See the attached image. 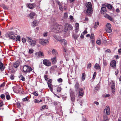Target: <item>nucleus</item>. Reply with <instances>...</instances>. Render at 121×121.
<instances>
[{
    "instance_id": "nucleus-12",
    "label": "nucleus",
    "mask_w": 121,
    "mask_h": 121,
    "mask_svg": "<svg viewBox=\"0 0 121 121\" xmlns=\"http://www.w3.org/2000/svg\"><path fill=\"white\" fill-rule=\"evenodd\" d=\"M57 57L56 56H55L52 58L51 59V61L52 62V64H54L57 62Z\"/></svg>"
},
{
    "instance_id": "nucleus-20",
    "label": "nucleus",
    "mask_w": 121,
    "mask_h": 121,
    "mask_svg": "<svg viewBox=\"0 0 121 121\" xmlns=\"http://www.w3.org/2000/svg\"><path fill=\"white\" fill-rule=\"evenodd\" d=\"M20 64L19 62L18 61H17L14 63L13 65V67L16 68H17L18 67Z\"/></svg>"
},
{
    "instance_id": "nucleus-50",
    "label": "nucleus",
    "mask_w": 121,
    "mask_h": 121,
    "mask_svg": "<svg viewBox=\"0 0 121 121\" xmlns=\"http://www.w3.org/2000/svg\"><path fill=\"white\" fill-rule=\"evenodd\" d=\"M0 97L2 99H5V98L4 95L3 94H2L0 95Z\"/></svg>"
},
{
    "instance_id": "nucleus-34",
    "label": "nucleus",
    "mask_w": 121,
    "mask_h": 121,
    "mask_svg": "<svg viewBox=\"0 0 121 121\" xmlns=\"http://www.w3.org/2000/svg\"><path fill=\"white\" fill-rule=\"evenodd\" d=\"M56 2L59 5V8H62V4L59 1L57 0L56 1Z\"/></svg>"
},
{
    "instance_id": "nucleus-25",
    "label": "nucleus",
    "mask_w": 121,
    "mask_h": 121,
    "mask_svg": "<svg viewBox=\"0 0 121 121\" xmlns=\"http://www.w3.org/2000/svg\"><path fill=\"white\" fill-rule=\"evenodd\" d=\"M79 24L78 23H76L75 24V27L76 28L75 30L76 31L75 32L77 33L78 31V30L79 29Z\"/></svg>"
},
{
    "instance_id": "nucleus-7",
    "label": "nucleus",
    "mask_w": 121,
    "mask_h": 121,
    "mask_svg": "<svg viewBox=\"0 0 121 121\" xmlns=\"http://www.w3.org/2000/svg\"><path fill=\"white\" fill-rule=\"evenodd\" d=\"M43 64L47 66H49L51 65V63L49 60L47 59H44L43 60Z\"/></svg>"
},
{
    "instance_id": "nucleus-58",
    "label": "nucleus",
    "mask_w": 121,
    "mask_h": 121,
    "mask_svg": "<svg viewBox=\"0 0 121 121\" xmlns=\"http://www.w3.org/2000/svg\"><path fill=\"white\" fill-rule=\"evenodd\" d=\"M22 42L23 43H25L26 42V40L25 39V38H23L22 39Z\"/></svg>"
},
{
    "instance_id": "nucleus-51",
    "label": "nucleus",
    "mask_w": 121,
    "mask_h": 121,
    "mask_svg": "<svg viewBox=\"0 0 121 121\" xmlns=\"http://www.w3.org/2000/svg\"><path fill=\"white\" fill-rule=\"evenodd\" d=\"M90 38L91 39H94V35L93 34H91Z\"/></svg>"
},
{
    "instance_id": "nucleus-6",
    "label": "nucleus",
    "mask_w": 121,
    "mask_h": 121,
    "mask_svg": "<svg viewBox=\"0 0 121 121\" xmlns=\"http://www.w3.org/2000/svg\"><path fill=\"white\" fill-rule=\"evenodd\" d=\"M39 42L42 45H46V44H48L49 41L47 39H40Z\"/></svg>"
},
{
    "instance_id": "nucleus-61",
    "label": "nucleus",
    "mask_w": 121,
    "mask_h": 121,
    "mask_svg": "<svg viewBox=\"0 0 121 121\" xmlns=\"http://www.w3.org/2000/svg\"><path fill=\"white\" fill-rule=\"evenodd\" d=\"M34 95L36 96H37L38 95V94L37 93L35 92H34L33 93Z\"/></svg>"
},
{
    "instance_id": "nucleus-46",
    "label": "nucleus",
    "mask_w": 121,
    "mask_h": 121,
    "mask_svg": "<svg viewBox=\"0 0 121 121\" xmlns=\"http://www.w3.org/2000/svg\"><path fill=\"white\" fill-rule=\"evenodd\" d=\"M57 81L59 82H62V79L61 78H60L57 79Z\"/></svg>"
},
{
    "instance_id": "nucleus-38",
    "label": "nucleus",
    "mask_w": 121,
    "mask_h": 121,
    "mask_svg": "<svg viewBox=\"0 0 121 121\" xmlns=\"http://www.w3.org/2000/svg\"><path fill=\"white\" fill-rule=\"evenodd\" d=\"M20 79L23 81H25V78L22 75H21L19 77Z\"/></svg>"
},
{
    "instance_id": "nucleus-24",
    "label": "nucleus",
    "mask_w": 121,
    "mask_h": 121,
    "mask_svg": "<svg viewBox=\"0 0 121 121\" xmlns=\"http://www.w3.org/2000/svg\"><path fill=\"white\" fill-rule=\"evenodd\" d=\"M109 119L107 115H104L103 116V121H108Z\"/></svg>"
},
{
    "instance_id": "nucleus-40",
    "label": "nucleus",
    "mask_w": 121,
    "mask_h": 121,
    "mask_svg": "<svg viewBox=\"0 0 121 121\" xmlns=\"http://www.w3.org/2000/svg\"><path fill=\"white\" fill-rule=\"evenodd\" d=\"M16 41H20V36L18 35L17 36L16 38Z\"/></svg>"
},
{
    "instance_id": "nucleus-53",
    "label": "nucleus",
    "mask_w": 121,
    "mask_h": 121,
    "mask_svg": "<svg viewBox=\"0 0 121 121\" xmlns=\"http://www.w3.org/2000/svg\"><path fill=\"white\" fill-rule=\"evenodd\" d=\"M99 89V87L98 85H97L95 88V90L98 91Z\"/></svg>"
},
{
    "instance_id": "nucleus-39",
    "label": "nucleus",
    "mask_w": 121,
    "mask_h": 121,
    "mask_svg": "<svg viewBox=\"0 0 121 121\" xmlns=\"http://www.w3.org/2000/svg\"><path fill=\"white\" fill-rule=\"evenodd\" d=\"M71 100L72 102H74L75 100V97L74 96H73L71 95Z\"/></svg>"
},
{
    "instance_id": "nucleus-49",
    "label": "nucleus",
    "mask_w": 121,
    "mask_h": 121,
    "mask_svg": "<svg viewBox=\"0 0 121 121\" xmlns=\"http://www.w3.org/2000/svg\"><path fill=\"white\" fill-rule=\"evenodd\" d=\"M48 76L47 75H45L44 76L45 79L46 81H47L48 79Z\"/></svg>"
},
{
    "instance_id": "nucleus-60",
    "label": "nucleus",
    "mask_w": 121,
    "mask_h": 121,
    "mask_svg": "<svg viewBox=\"0 0 121 121\" xmlns=\"http://www.w3.org/2000/svg\"><path fill=\"white\" fill-rule=\"evenodd\" d=\"M101 43H105L106 42V41L105 40H101Z\"/></svg>"
},
{
    "instance_id": "nucleus-44",
    "label": "nucleus",
    "mask_w": 121,
    "mask_h": 121,
    "mask_svg": "<svg viewBox=\"0 0 121 121\" xmlns=\"http://www.w3.org/2000/svg\"><path fill=\"white\" fill-rule=\"evenodd\" d=\"M67 13H64V18L65 19H66L68 17V15Z\"/></svg>"
},
{
    "instance_id": "nucleus-62",
    "label": "nucleus",
    "mask_w": 121,
    "mask_h": 121,
    "mask_svg": "<svg viewBox=\"0 0 121 121\" xmlns=\"http://www.w3.org/2000/svg\"><path fill=\"white\" fill-rule=\"evenodd\" d=\"M110 95L109 94H108L104 95V96L105 97H109L110 96Z\"/></svg>"
},
{
    "instance_id": "nucleus-59",
    "label": "nucleus",
    "mask_w": 121,
    "mask_h": 121,
    "mask_svg": "<svg viewBox=\"0 0 121 121\" xmlns=\"http://www.w3.org/2000/svg\"><path fill=\"white\" fill-rule=\"evenodd\" d=\"M105 52L107 53H110L111 52L110 50L109 49H108L105 51Z\"/></svg>"
},
{
    "instance_id": "nucleus-48",
    "label": "nucleus",
    "mask_w": 121,
    "mask_h": 121,
    "mask_svg": "<svg viewBox=\"0 0 121 121\" xmlns=\"http://www.w3.org/2000/svg\"><path fill=\"white\" fill-rule=\"evenodd\" d=\"M22 100L23 101H26L28 100V99H27V97L23 99Z\"/></svg>"
},
{
    "instance_id": "nucleus-57",
    "label": "nucleus",
    "mask_w": 121,
    "mask_h": 121,
    "mask_svg": "<svg viewBox=\"0 0 121 121\" xmlns=\"http://www.w3.org/2000/svg\"><path fill=\"white\" fill-rule=\"evenodd\" d=\"M57 67V66L56 65H54L51 67L52 69H54L56 68Z\"/></svg>"
},
{
    "instance_id": "nucleus-14",
    "label": "nucleus",
    "mask_w": 121,
    "mask_h": 121,
    "mask_svg": "<svg viewBox=\"0 0 121 121\" xmlns=\"http://www.w3.org/2000/svg\"><path fill=\"white\" fill-rule=\"evenodd\" d=\"M35 15V13L32 12L30 13L29 15L28 16V17H29L31 19H32Z\"/></svg>"
},
{
    "instance_id": "nucleus-56",
    "label": "nucleus",
    "mask_w": 121,
    "mask_h": 121,
    "mask_svg": "<svg viewBox=\"0 0 121 121\" xmlns=\"http://www.w3.org/2000/svg\"><path fill=\"white\" fill-rule=\"evenodd\" d=\"M46 105H45L42 106V107H41V109H43L44 108H45L46 107Z\"/></svg>"
},
{
    "instance_id": "nucleus-15",
    "label": "nucleus",
    "mask_w": 121,
    "mask_h": 121,
    "mask_svg": "<svg viewBox=\"0 0 121 121\" xmlns=\"http://www.w3.org/2000/svg\"><path fill=\"white\" fill-rule=\"evenodd\" d=\"M116 62L115 60L112 61L110 63V66L112 67L115 68L116 67Z\"/></svg>"
},
{
    "instance_id": "nucleus-43",
    "label": "nucleus",
    "mask_w": 121,
    "mask_h": 121,
    "mask_svg": "<svg viewBox=\"0 0 121 121\" xmlns=\"http://www.w3.org/2000/svg\"><path fill=\"white\" fill-rule=\"evenodd\" d=\"M111 27V25L109 23H108L106 25V28H110Z\"/></svg>"
},
{
    "instance_id": "nucleus-22",
    "label": "nucleus",
    "mask_w": 121,
    "mask_h": 121,
    "mask_svg": "<svg viewBox=\"0 0 121 121\" xmlns=\"http://www.w3.org/2000/svg\"><path fill=\"white\" fill-rule=\"evenodd\" d=\"M35 54L39 56H44L43 52L41 51H39L38 52L35 53Z\"/></svg>"
},
{
    "instance_id": "nucleus-28",
    "label": "nucleus",
    "mask_w": 121,
    "mask_h": 121,
    "mask_svg": "<svg viewBox=\"0 0 121 121\" xmlns=\"http://www.w3.org/2000/svg\"><path fill=\"white\" fill-rule=\"evenodd\" d=\"M86 5V8H92V5L91 2L87 3Z\"/></svg>"
},
{
    "instance_id": "nucleus-5",
    "label": "nucleus",
    "mask_w": 121,
    "mask_h": 121,
    "mask_svg": "<svg viewBox=\"0 0 121 121\" xmlns=\"http://www.w3.org/2000/svg\"><path fill=\"white\" fill-rule=\"evenodd\" d=\"M110 113V108L108 106H107L104 110V115H109Z\"/></svg>"
},
{
    "instance_id": "nucleus-2",
    "label": "nucleus",
    "mask_w": 121,
    "mask_h": 121,
    "mask_svg": "<svg viewBox=\"0 0 121 121\" xmlns=\"http://www.w3.org/2000/svg\"><path fill=\"white\" fill-rule=\"evenodd\" d=\"M32 70V68L30 66L27 65H24L23 67V72L25 73L26 74L29 73Z\"/></svg>"
},
{
    "instance_id": "nucleus-23",
    "label": "nucleus",
    "mask_w": 121,
    "mask_h": 121,
    "mask_svg": "<svg viewBox=\"0 0 121 121\" xmlns=\"http://www.w3.org/2000/svg\"><path fill=\"white\" fill-rule=\"evenodd\" d=\"M94 68L96 69H101V67L98 64L96 63L95 64Z\"/></svg>"
},
{
    "instance_id": "nucleus-54",
    "label": "nucleus",
    "mask_w": 121,
    "mask_h": 121,
    "mask_svg": "<svg viewBox=\"0 0 121 121\" xmlns=\"http://www.w3.org/2000/svg\"><path fill=\"white\" fill-rule=\"evenodd\" d=\"M34 101L35 103H39V100H37L36 99H35Z\"/></svg>"
},
{
    "instance_id": "nucleus-11",
    "label": "nucleus",
    "mask_w": 121,
    "mask_h": 121,
    "mask_svg": "<svg viewBox=\"0 0 121 121\" xmlns=\"http://www.w3.org/2000/svg\"><path fill=\"white\" fill-rule=\"evenodd\" d=\"M111 90L112 93L113 94L115 93V85L114 83H111Z\"/></svg>"
},
{
    "instance_id": "nucleus-32",
    "label": "nucleus",
    "mask_w": 121,
    "mask_h": 121,
    "mask_svg": "<svg viewBox=\"0 0 121 121\" xmlns=\"http://www.w3.org/2000/svg\"><path fill=\"white\" fill-rule=\"evenodd\" d=\"M85 74L84 73H83L82 74V81L84 80L85 78Z\"/></svg>"
},
{
    "instance_id": "nucleus-29",
    "label": "nucleus",
    "mask_w": 121,
    "mask_h": 121,
    "mask_svg": "<svg viewBox=\"0 0 121 121\" xmlns=\"http://www.w3.org/2000/svg\"><path fill=\"white\" fill-rule=\"evenodd\" d=\"M79 36V35H77L76 34H74L72 35V37L74 39L75 41Z\"/></svg>"
},
{
    "instance_id": "nucleus-21",
    "label": "nucleus",
    "mask_w": 121,
    "mask_h": 121,
    "mask_svg": "<svg viewBox=\"0 0 121 121\" xmlns=\"http://www.w3.org/2000/svg\"><path fill=\"white\" fill-rule=\"evenodd\" d=\"M5 94L7 100H9L10 99V97L9 95V94L8 92H6L5 93Z\"/></svg>"
},
{
    "instance_id": "nucleus-42",
    "label": "nucleus",
    "mask_w": 121,
    "mask_h": 121,
    "mask_svg": "<svg viewBox=\"0 0 121 121\" xmlns=\"http://www.w3.org/2000/svg\"><path fill=\"white\" fill-rule=\"evenodd\" d=\"M48 32L46 31L44 32L43 34V35L44 37H46L48 35Z\"/></svg>"
},
{
    "instance_id": "nucleus-3",
    "label": "nucleus",
    "mask_w": 121,
    "mask_h": 121,
    "mask_svg": "<svg viewBox=\"0 0 121 121\" xmlns=\"http://www.w3.org/2000/svg\"><path fill=\"white\" fill-rule=\"evenodd\" d=\"M26 40L31 46H35L36 44V42L35 40H32L30 38L28 37H27Z\"/></svg>"
},
{
    "instance_id": "nucleus-1",
    "label": "nucleus",
    "mask_w": 121,
    "mask_h": 121,
    "mask_svg": "<svg viewBox=\"0 0 121 121\" xmlns=\"http://www.w3.org/2000/svg\"><path fill=\"white\" fill-rule=\"evenodd\" d=\"M53 29L56 31H54L55 32L59 33L61 32L63 30V27L62 26L59 25L57 24H56L54 26Z\"/></svg>"
},
{
    "instance_id": "nucleus-45",
    "label": "nucleus",
    "mask_w": 121,
    "mask_h": 121,
    "mask_svg": "<svg viewBox=\"0 0 121 121\" xmlns=\"http://www.w3.org/2000/svg\"><path fill=\"white\" fill-rule=\"evenodd\" d=\"M61 88L60 87H58L57 88V92H60L61 91Z\"/></svg>"
},
{
    "instance_id": "nucleus-10",
    "label": "nucleus",
    "mask_w": 121,
    "mask_h": 121,
    "mask_svg": "<svg viewBox=\"0 0 121 121\" xmlns=\"http://www.w3.org/2000/svg\"><path fill=\"white\" fill-rule=\"evenodd\" d=\"M9 38L12 39H14L15 38V36L14 35V33L12 31H11L9 33Z\"/></svg>"
},
{
    "instance_id": "nucleus-47",
    "label": "nucleus",
    "mask_w": 121,
    "mask_h": 121,
    "mask_svg": "<svg viewBox=\"0 0 121 121\" xmlns=\"http://www.w3.org/2000/svg\"><path fill=\"white\" fill-rule=\"evenodd\" d=\"M16 104L17 107L20 108L21 107V105L20 103L18 102Z\"/></svg>"
},
{
    "instance_id": "nucleus-4",
    "label": "nucleus",
    "mask_w": 121,
    "mask_h": 121,
    "mask_svg": "<svg viewBox=\"0 0 121 121\" xmlns=\"http://www.w3.org/2000/svg\"><path fill=\"white\" fill-rule=\"evenodd\" d=\"M65 28L64 29V31L65 32H66L69 30H70L73 29V27L72 26L69 24L68 23H65Z\"/></svg>"
},
{
    "instance_id": "nucleus-8",
    "label": "nucleus",
    "mask_w": 121,
    "mask_h": 121,
    "mask_svg": "<svg viewBox=\"0 0 121 121\" xmlns=\"http://www.w3.org/2000/svg\"><path fill=\"white\" fill-rule=\"evenodd\" d=\"M92 8H87V9L85 11V12L87 15H89L92 13Z\"/></svg>"
},
{
    "instance_id": "nucleus-27",
    "label": "nucleus",
    "mask_w": 121,
    "mask_h": 121,
    "mask_svg": "<svg viewBox=\"0 0 121 121\" xmlns=\"http://www.w3.org/2000/svg\"><path fill=\"white\" fill-rule=\"evenodd\" d=\"M52 52L53 55L56 56H58V53L56 50L53 49L52 51Z\"/></svg>"
},
{
    "instance_id": "nucleus-9",
    "label": "nucleus",
    "mask_w": 121,
    "mask_h": 121,
    "mask_svg": "<svg viewBox=\"0 0 121 121\" xmlns=\"http://www.w3.org/2000/svg\"><path fill=\"white\" fill-rule=\"evenodd\" d=\"M54 37L57 40L60 41L61 42V44L62 45H66L67 44V43L65 39H63L61 40H60L59 39H58V38H57V37L56 36H55Z\"/></svg>"
},
{
    "instance_id": "nucleus-52",
    "label": "nucleus",
    "mask_w": 121,
    "mask_h": 121,
    "mask_svg": "<svg viewBox=\"0 0 121 121\" xmlns=\"http://www.w3.org/2000/svg\"><path fill=\"white\" fill-rule=\"evenodd\" d=\"M96 72H95L94 73V74L93 75V79H94L95 78V77H96Z\"/></svg>"
},
{
    "instance_id": "nucleus-41",
    "label": "nucleus",
    "mask_w": 121,
    "mask_h": 121,
    "mask_svg": "<svg viewBox=\"0 0 121 121\" xmlns=\"http://www.w3.org/2000/svg\"><path fill=\"white\" fill-rule=\"evenodd\" d=\"M34 52L33 50L31 48L29 50V53L30 54H31L33 53Z\"/></svg>"
},
{
    "instance_id": "nucleus-31",
    "label": "nucleus",
    "mask_w": 121,
    "mask_h": 121,
    "mask_svg": "<svg viewBox=\"0 0 121 121\" xmlns=\"http://www.w3.org/2000/svg\"><path fill=\"white\" fill-rule=\"evenodd\" d=\"M38 23L36 21H35L32 22V25L34 26H35L38 25Z\"/></svg>"
},
{
    "instance_id": "nucleus-17",
    "label": "nucleus",
    "mask_w": 121,
    "mask_h": 121,
    "mask_svg": "<svg viewBox=\"0 0 121 121\" xmlns=\"http://www.w3.org/2000/svg\"><path fill=\"white\" fill-rule=\"evenodd\" d=\"M4 66L3 64L0 61V71H2L4 70Z\"/></svg>"
},
{
    "instance_id": "nucleus-13",
    "label": "nucleus",
    "mask_w": 121,
    "mask_h": 121,
    "mask_svg": "<svg viewBox=\"0 0 121 121\" xmlns=\"http://www.w3.org/2000/svg\"><path fill=\"white\" fill-rule=\"evenodd\" d=\"M112 8V6L110 4H103L101 8Z\"/></svg>"
},
{
    "instance_id": "nucleus-30",
    "label": "nucleus",
    "mask_w": 121,
    "mask_h": 121,
    "mask_svg": "<svg viewBox=\"0 0 121 121\" xmlns=\"http://www.w3.org/2000/svg\"><path fill=\"white\" fill-rule=\"evenodd\" d=\"M106 31L108 33H110L112 32V29L110 28H106L105 29Z\"/></svg>"
},
{
    "instance_id": "nucleus-37",
    "label": "nucleus",
    "mask_w": 121,
    "mask_h": 121,
    "mask_svg": "<svg viewBox=\"0 0 121 121\" xmlns=\"http://www.w3.org/2000/svg\"><path fill=\"white\" fill-rule=\"evenodd\" d=\"M52 83V80L51 79H49L48 81V85H51Z\"/></svg>"
},
{
    "instance_id": "nucleus-18",
    "label": "nucleus",
    "mask_w": 121,
    "mask_h": 121,
    "mask_svg": "<svg viewBox=\"0 0 121 121\" xmlns=\"http://www.w3.org/2000/svg\"><path fill=\"white\" fill-rule=\"evenodd\" d=\"M79 87V83L78 82H76L75 83V90L77 91H78Z\"/></svg>"
},
{
    "instance_id": "nucleus-35",
    "label": "nucleus",
    "mask_w": 121,
    "mask_h": 121,
    "mask_svg": "<svg viewBox=\"0 0 121 121\" xmlns=\"http://www.w3.org/2000/svg\"><path fill=\"white\" fill-rule=\"evenodd\" d=\"M99 25V23L98 22H95V24L94 26V28L95 29L96 28L97 26H98Z\"/></svg>"
},
{
    "instance_id": "nucleus-19",
    "label": "nucleus",
    "mask_w": 121,
    "mask_h": 121,
    "mask_svg": "<svg viewBox=\"0 0 121 121\" xmlns=\"http://www.w3.org/2000/svg\"><path fill=\"white\" fill-rule=\"evenodd\" d=\"M84 94V91L82 88H80L79 92V95L80 96H82Z\"/></svg>"
},
{
    "instance_id": "nucleus-64",
    "label": "nucleus",
    "mask_w": 121,
    "mask_h": 121,
    "mask_svg": "<svg viewBox=\"0 0 121 121\" xmlns=\"http://www.w3.org/2000/svg\"><path fill=\"white\" fill-rule=\"evenodd\" d=\"M69 18L71 20H73V17L71 15H70L69 16Z\"/></svg>"
},
{
    "instance_id": "nucleus-63",
    "label": "nucleus",
    "mask_w": 121,
    "mask_h": 121,
    "mask_svg": "<svg viewBox=\"0 0 121 121\" xmlns=\"http://www.w3.org/2000/svg\"><path fill=\"white\" fill-rule=\"evenodd\" d=\"M87 31L86 30H84L82 33L83 34H84V35H85V34H87Z\"/></svg>"
},
{
    "instance_id": "nucleus-36",
    "label": "nucleus",
    "mask_w": 121,
    "mask_h": 121,
    "mask_svg": "<svg viewBox=\"0 0 121 121\" xmlns=\"http://www.w3.org/2000/svg\"><path fill=\"white\" fill-rule=\"evenodd\" d=\"M96 43L100 45L101 43V40H97L96 41Z\"/></svg>"
},
{
    "instance_id": "nucleus-16",
    "label": "nucleus",
    "mask_w": 121,
    "mask_h": 121,
    "mask_svg": "<svg viewBox=\"0 0 121 121\" xmlns=\"http://www.w3.org/2000/svg\"><path fill=\"white\" fill-rule=\"evenodd\" d=\"M104 16L111 21H112L113 20V18L111 17L107 14L104 15Z\"/></svg>"
},
{
    "instance_id": "nucleus-26",
    "label": "nucleus",
    "mask_w": 121,
    "mask_h": 121,
    "mask_svg": "<svg viewBox=\"0 0 121 121\" xmlns=\"http://www.w3.org/2000/svg\"><path fill=\"white\" fill-rule=\"evenodd\" d=\"M106 12V8H101V12L102 14H104Z\"/></svg>"
},
{
    "instance_id": "nucleus-33",
    "label": "nucleus",
    "mask_w": 121,
    "mask_h": 121,
    "mask_svg": "<svg viewBox=\"0 0 121 121\" xmlns=\"http://www.w3.org/2000/svg\"><path fill=\"white\" fill-rule=\"evenodd\" d=\"M26 6L28 8H33V5L31 4H26Z\"/></svg>"
},
{
    "instance_id": "nucleus-55",
    "label": "nucleus",
    "mask_w": 121,
    "mask_h": 121,
    "mask_svg": "<svg viewBox=\"0 0 121 121\" xmlns=\"http://www.w3.org/2000/svg\"><path fill=\"white\" fill-rule=\"evenodd\" d=\"M103 62L105 66H106L107 65V62H106V60H103Z\"/></svg>"
}]
</instances>
